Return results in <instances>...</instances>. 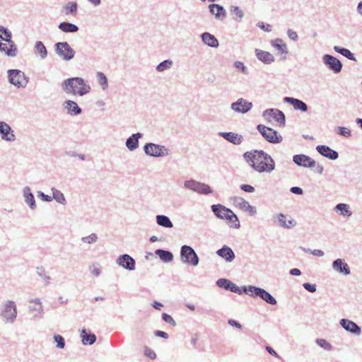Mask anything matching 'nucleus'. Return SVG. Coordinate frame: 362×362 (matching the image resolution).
<instances>
[{"instance_id": "nucleus-19", "label": "nucleus", "mask_w": 362, "mask_h": 362, "mask_svg": "<svg viewBox=\"0 0 362 362\" xmlns=\"http://www.w3.org/2000/svg\"><path fill=\"white\" fill-rule=\"evenodd\" d=\"M317 151L322 156L330 160H336L339 158V153L326 145H318L316 147Z\"/></svg>"}, {"instance_id": "nucleus-10", "label": "nucleus", "mask_w": 362, "mask_h": 362, "mask_svg": "<svg viewBox=\"0 0 362 362\" xmlns=\"http://www.w3.org/2000/svg\"><path fill=\"white\" fill-rule=\"evenodd\" d=\"M243 158L250 164H257L262 160L270 159V156L262 150H253L247 151L243 154Z\"/></svg>"}, {"instance_id": "nucleus-46", "label": "nucleus", "mask_w": 362, "mask_h": 362, "mask_svg": "<svg viewBox=\"0 0 362 362\" xmlns=\"http://www.w3.org/2000/svg\"><path fill=\"white\" fill-rule=\"evenodd\" d=\"M232 283L233 282L231 281L226 279H219L216 281V285L226 291H229L230 289Z\"/></svg>"}, {"instance_id": "nucleus-20", "label": "nucleus", "mask_w": 362, "mask_h": 362, "mask_svg": "<svg viewBox=\"0 0 362 362\" xmlns=\"http://www.w3.org/2000/svg\"><path fill=\"white\" fill-rule=\"evenodd\" d=\"M143 134L137 132L132 134L127 139L125 146L129 151H134L139 147V140L142 138Z\"/></svg>"}, {"instance_id": "nucleus-56", "label": "nucleus", "mask_w": 362, "mask_h": 362, "mask_svg": "<svg viewBox=\"0 0 362 362\" xmlns=\"http://www.w3.org/2000/svg\"><path fill=\"white\" fill-rule=\"evenodd\" d=\"M37 195V197L40 198L43 202H50L52 201V197L51 196L45 194L42 191H38Z\"/></svg>"}, {"instance_id": "nucleus-1", "label": "nucleus", "mask_w": 362, "mask_h": 362, "mask_svg": "<svg viewBox=\"0 0 362 362\" xmlns=\"http://www.w3.org/2000/svg\"><path fill=\"white\" fill-rule=\"evenodd\" d=\"M62 89L67 94L83 96L90 91V86L83 78L72 77L62 82Z\"/></svg>"}, {"instance_id": "nucleus-6", "label": "nucleus", "mask_w": 362, "mask_h": 362, "mask_svg": "<svg viewBox=\"0 0 362 362\" xmlns=\"http://www.w3.org/2000/svg\"><path fill=\"white\" fill-rule=\"evenodd\" d=\"M8 81L17 88H25L28 83V78L25 73L18 69L8 71Z\"/></svg>"}, {"instance_id": "nucleus-49", "label": "nucleus", "mask_w": 362, "mask_h": 362, "mask_svg": "<svg viewBox=\"0 0 362 362\" xmlns=\"http://www.w3.org/2000/svg\"><path fill=\"white\" fill-rule=\"evenodd\" d=\"M54 341L56 343V346L58 349H62L65 346V340L64 338L58 334H55L54 335Z\"/></svg>"}, {"instance_id": "nucleus-15", "label": "nucleus", "mask_w": 362, "mask_h": 362, "mask_svg": "<svg viewBox=\"0 0 362 362\" xmlns=\"http://www.w3.org/2000/svg\"><path fill=\"white\" fill-rule=\"evenodd\" d=\"M116 263L121 267L133 271L136 267V262L133 257L127 254L119 255L117 259Z\"/></svg>"}, {"instance_id": "nucleus-25", "label": "nucleus", "mask_w": 362, "mask_h": 362, "mask_svg": "<svg viewBox=\"0 0 362 362\" xmlns=\"http://www.w3.org/2000/svg\"><path fill=\"white\" fill-rule=\"evenodd\" d=\"M332 268L334 271L344 275H349L351 273L349 265L343 259H337L334 260L332 262Z\"/></svg>"}, {"instance_id": "nucleus-17", "label": "nucleus", "mask_w": 362, "mask_h": 362, "mask_svg": "<svg viewBox=\"0 0 362 362\" xmlns=\"http://www.w3.org/2000/svg\"><path fill=\"white\" fill-rule=\"evenodd\" d=\"M0 135L3 140L13 141L16 139L13 130L5 122H0Z\"/></svg>"}, {"instance_id": "nucleus-12", "label": "nucleus", "mask_w": 362, "mask_h": 362, "mask_svg": "<svg viewBox=\"0 0 362 362\" xmlns=\"http://www.w3.org/2000/svg\"><path fill=\"white\" fill-rule=\"evenodd\" d=\"M252 103L240 98L237 101L231 103L230 108L237 113L245 114L252 108Z\"/></svg>"}, {"instance_id": "nucleus-62", "label": "nucleus", "mask_w": 362, "mask_h": 362, "mask_svg": "<svg viewBox=\"0 0 362 362\" xmlns=\"http://www.w3.org/2000/svg\"><path fill=\"white\" fill-rule=\"evenodd\" d=\"M287 34H288V37L291 40H294V41L298 40V35H297L296 32H295L291 29H288Z\"/></svg>"}, {"instance_id": "nucleus-51", "label": "nucleus", "mask_w": 362, "mask_h": 362, "mask_svg": "<svg viewBox=\"0 0 362 362\" xmlns=\"http://www.w3.org/2000/svg\"><path fill=\"white\" fill-rule=\"evenodd\" d=\"M336 133L344 137H350L351 132L349 129L344 127H337L335 130Z\"/></svg>"}, {"instance_id": "nucleus-18", "label": "nucleus", "mask_w": 362, "mask_h": 362, "mask_svg": "<svg viewBox=\"0 0 362 362\" xmlns=\"http://www.w3.org/2000/svg\"><path fill=\"white\" fill-rule=\"evenodd\" d=\"M339 325L346 331L351 334L358 335L361 332V327L354 322L348 319H341Z\"/></svg>"}, {"instance_id": "nucleus-31", "label": "nucleus", "mask_w": 362, "mask_h": 362, "mask_svg": "<svg viewBox=\"0 0 362 362\" xmlns=\"http://www.w3.org/2000/svg\"><path fill=\"white\" fill-rule=\"evenodd\" d=\"M334 211L336 213H339L341 216H342L344 218L350 217L352 215V211L350 210L349 205L344 203L337 204L334 206Z\"/></svg>"}, {"instance_id": "nucleus-4", "label": "nucleus", "mask_w": 362, "mask_h": 362, "mask_svg": "<svg viewBox=\"0 0 362 362\" xmlns=\"http://www.w3.org/2000/svg\"><path fill=\"white\" fill-rule=\"evenodd\" d=\"M211 210L213 213L221 219H226L230 221L232 223L238 222L234 227L235 228H239L240 225L239 223L238 216L233 213L232 210L226 207L225 206L218 204H213L211 206Z\"/></svg>"}, {"instance_id": "nucleus-14", "label": "nucleus", "mask_w": 362, "mask_h": 362, "mask_svg": "<svg viewBox=\"0 0 362 362\" xmlns=\"http://www.w3.org/2000/svg\"><path fill=\"white\" fill-rule=\"evenodd\" d=\"M263 117L269 119L268 117H273L280 127H284L286 124V117L284 113L278 109H267L263 112Z\"/></svg>"}, {"instance_id": "nucleus-22", "label": "nucleus", "mask_w": 362, "mask_h": 362, "mask_svg": "<svg viewBox=\"0 0 362 362\" xmlns=\"http://www.w3.org/2000/svg\"><path fill=\"white\" fill-rule=\"evenodd\" d=\"M284 101L286 103L291 104L293 108L296 110H300L301 112H307L308 107L305 102L301 100L291 98V97H285L284 98Z\"/></svg>"}, {"instance_id": "nucleus-57", "label": "nucleus", "mask_w": 362, "mask_h": 362, "mask_svg": "<svg viewBox=\"0 0 362 362\" xmlns=\"http://www.w3.org/2000/svg\"><path fill=\"white\" fill-rule=\"evenodd\" d=\"M303 286L306 291L310 293H314L317 290V286L315 284L303 283Z\"/></svg>"}, {"instance_id": "nucleus-32", "label": "nucleus", "mask_w": 362, "mask_h": 362, "mask_svg": "<svg viewBox=\"0 0 362 362\" xmlns=\"http://www.w3.org/2000/svg\"><path fill=\"white\" fill-rule=\"evenodd\" d=\"M202 42L207 45L211 47H218V41L215 37L214 35L210 34L209 33H204L201 35Z\"/></svg>"}, {"instance_id": "nucleus-27", "label": "nucleus", "mask_w": 362, "mask_h": 362, "mask_svg": "<svg viewBox=\"0 0 362 362\" xmlns=\"http://www.w3.org/2000/svg\"><path fill=\"white\" fill-rule=\"evenodd\" d=\"M216 254L228 262H231L235 257L233 250L226 245H224L221 249L218 250L216 251Z\"/></svg>"}, {"instance_id": "nucleus-16", "label": "nucleus", "mask_w": 362, "mask_h": 362, "mask_svg": "<svg viewBox=\"0 0 362 362\" xmlns=\"http://www.w3.org/2000/svg\"><path fill=\"white\" fill-rule=\"evenodd\" d=\"M293 161L298 166L304 168H315L316 162L310 156L305 154H298L293 156Z\"/></svg>"}, {"instance_id": "nucleus-29", "label": "nucleus", "mask_w": 362, "mask_h": 362, "mask_svg": "<svg viewBox=\"0 0 362 362\" xmlns=\"http://www.w3.org/2000/svg\"><path fill=\"white\" fill-rule=\"evenodd\" d=\"M219 135L224 139L228 141L235 145H239L242 143L243 136L234 132H220Z\"/></svg>"}, {"instance_id": "nucleus-39", "label": "nucleus", "mask_w": 362, "mask_h": 362, "mask_svg": "<svg viewBox=\"0 0 362 362\" xmlns=\"http://www.w3.org/2000/svg\"><path fill=\"white\" fill-rule=\"evenodd\" d=\"M35 51L39 54L41 59H44L47 56V50L44 44L41 41H37L35 45Z\"/></svg>"}, {"instance_id": "nucleus-38", "label": "nucleus", "mask_w": 362, "mask_h": 362, "mask_svg": "<svg viewBox=\"0 0 362 362\" xmlns=\"http://www.w3.org/2000/svg\"><path fill=\"white\" fill-rule=\"evenodd\" d=\"M334 49L335 52L341 54V55L344 56L347 59L356 62V59L354 56V54L348 49L344 47H341L339 46H334Z\"/></svg>"}, {"instance_id": "nucleus-40", "label": "nucleus", "mask_w": 362, "mask_h": 362, "mask_svg": "<svg viewBox=\"0 0 362 362\" xmlns=\"http://www.w3.org/2000/svg\"><path fill=\"white\" fill-rule=\"evenodd\" d=\"M272 45L279 49L282 54H287L288 49L286 43L281 39H276L271 42Z\"/></svg>"}, {"instance_id": "nucleus-30", "label": "nucleus", "mask_w": 362, "mask_h": 362, "mask_svg": "<svg viewBox=\"0 0 362 362\" xmlns=\"http://www.w3.org/2000/svg\"><path fill=\"white\" fill-rule=\"evenodd\" d=\"M255 55L259 61L262 62L264 64H270L274 62V56L268 52L256 49Z\"/></svg>"}, {"instance_id": "nucleus-60", "label": "nucleus", "mask_w": 362, "mask_h": 362, "mask_svg": "<svg viewBox=\"0 0 362 362\" xmlns=\"http://www.w3.org/2000/svg\"><path fill=\"white\" fill-rule=\"evenodd\" d=\"M229 291L240 295L242 294L243 292H244L243 291V287L240 288L234 283H232V285L230 286V289Z\"/></svg>"}, {"instance_id": "nucleus-26", "label": "nucleus", "mask_w": 362, "mask_h": 362, "mask_svg": "<svg viewBox=\"0 0 362 362\" xmlns=\"http://www.w3.org/2000/svg\"><path fill=\"white\" fill-rule=\"evenodd\" d=\"M63 105L64 108L66 110L67 113L71 115L76 116L80 115L82 112L81 108L74 100H66Z\"/></svg>"}, {"instance_id": "nucleus-54", "label": "nucleus", "mask_w": 362, "mask_h": 362, "mask_svg": "<svg viewBox=\"0 0 362 362\" xmlns=\"http://www.w3.org/2000/svg\"><path fill=\"white\" fill-rule=\"evenodd\" d=\"M230 12L236 20L240 19L243 16V11L237 6L231 7Z\"/></svg>"}, {"instance_id": "nucleus-11", "label": "nucleus", "mask_w": 362, "mask_h": 362, "mask_svg": "<svg viewBox=\"0 0 362 362\" xmlns=\"http://www.w3.org/2000/svg\"><path fill=\"white\" fill-rule=\"evenodd\" d=\"M323 64L334 74L341 72L343 65L342 63L335 57L325 54L322 58Z\"/></svg>"}, {"instance_id": "nucleus-44", "label": "nucleus", "mask_w": 362, "mask_h": 362, "mask_svg": "<svg viewBox=\"0 0 362 362\" xmlns=\"http://www.w3.org/2000/svg\"><path fill=\"white\" fill-rule=\"evenodd\" d=\"M0 39L7 42H10L11 40V31L1 25H0Z\"/></svg>"}, {"instance_id": "nucleus-53", "label": "nucleus", "mask_w": 362, "mask_h": 362, "mask_svg": "<svg viewBox=\"0 0 362 362\" xmlns=\"http://www.w3.org/2000/svg\"><path fill=\"white\" fill-rule=\"evenodd\" d=\"M82 343L84 345H90V333H87L85 329H83L81 334Z\"/></svg>"}, {"instance_id": "nucleus-43", "label": "nucleus", "mask_w": 362, "mask_h": 362, "mask_svg": "<svg viewBox=\"0 0 362 362\" xmlns=\"http://www.w3.org/2000/svg\"><path fill=\"white\" fill-rule=\"evenodd\" d=\"M173 62L170 59H165L162 62L159 63L156 66V71L158 72L165 71L172 67Z\"/></svg>"}, {"instance_id": "nucleus-5", "label": "nucleus", "mask_w": 362, "mask_h": 362, "mask_svg": "<svg viewBox=\"0 0 362 362\" xmlns=\"http://www.w3.org/2000/svg\"><path fill=\"white\" fill-rule=\"evenodd\" d=\"M180 259L184 264L197 267L199 264V259L195 250L189 245H184L180 248Z\"/></svg>"}, {"instance_id": "nucleus-21", "label": "nucleus", "mask_w": 362, "mask_h": 362, "mask_svg": "<svg viewBox=\"0 0 362 362\" xmlns=\"http://www.w3.org/2000/svg\"><path fill=\"white\" fill-rule=\"evenodd\" d=\"M235 204L240 209L248 211L250 215L253 216L257 214V209L250 204V203L242 197H235Z\"/></svg>"}, {"instance_id": "nucleus-35", "label": "nucleus", "mask_w": 362, "mask_h": 362, "mask_svg": "<svg viewBox=\"0 0 362 362\" xmlns=\"http://www.w3.org/2000/svg\"><path fill=\"white\" fill-rule=\"evenodd\" d=\"M37 275L42 279L45 286H49L51 284V276L46 272L45 269L42 266L36 267Z\"/></svg>"}, {"instance_id": "nucleus-59", "label": "nucleus", "mask_w": 362, "mask_h": 362, "mask_svg": "<svg viewBox=\"0 0 362 362\" xmlns=\"http://www.w3.org/2000/svg\"><path fill=\"white\" fill-rule=\"evenodd\" d=\"M240 189L245 192H249V193H252V192H255V188L254 187H252V185H247V184H243L240 186Z\"/></svg>"}, {"instance_id": "nucleus-45", "label": "nucleus", "mask_w": 362, "mask_h": 362, "mask_svg": "<svg viewBox=\"0 0 362 362\" xmlns=\"http://www.w3.org/2000/svg\"><path fill=\"white\" fill-rule=\"evenodd\" d=\"M59 28L64 33H74L78 30L76 24H59Z\"/></svg>"}, {"instance_id": "nucleus-33", "label": "nucleus", "mask_w": 362, "mask_h": 362, "mask_svg": "<svg viewBox=\"0 0 362 362\" xmlns=\"http://www.w3.org/2000/svg\"><path fill=\"white\" fill-rule=\"evenodd\" d=\"M209 11L212 15L219 20L223 19L226 16L225 9L218 4H211L209 6Z\"/></svg>"}, {"instance_id": "nucleus-2", "label": "nucleus", "mask_w": 362, "mask_h": 362, "mask_svg": "<svg viewBox=\"0 0 362 362\" xmlns=\"http://www.w3.org/2000/svg\"><path fill=\"white\" fill-rule=\"evenodd\" d=\"M243 291L246 295L251 297H259L266 303L270 305H276L277 301L276 298L265 289L255 286H243Z\"/></svg>"}, {"instance_id": "nucleus-36", "label": "nucleus", "mask_w": 362, "mask_h": 362, "mask_svg": "<svg viewBox=\"0 0 362 362\" xmlns=\"http://www.w3.org/2000/svg\"><path fill=\"white\" fill-rule=\"evenodd\" d=\"M155 254L158 255L163 262H170L173 259V253L168 250L157 249L155 251Z\"/></svg>"}, {"instance_id": "nucleus-9", "label": "nucleus", "mask_w": 362, "mask_h": 362, "mask_svg": "<svg viewBox=\"0 0 362 362\" xmlns=\"http://www.w3.org/2000/svg\"><path fill=\"white\" fill-rule=\"evenodd\" d=\"M57 54L64 60L69 61L74 57L75 51L67 42H57L54 45Z\"/></svg>"}, {"instance_id": "nucleus-48", "label": "nucleus", "mask_w": 362, "mask_h": 362, "mask_svg": "<svg viewBox=\"0 0 362 362\" xmlns=\"http://www.w3.org/2000/svg\"><path fill=\"white\" fill-rule=\"evenodd\" d=\"M234 67L240 71L242 74L245 75H247L249 74V71L247 67L244 64L243 62L240 61H236L233 64Z\"/></svg>"}, {"instance_id": "nucleus-34", "label": "nucleus", "mask_w": 362, "mask_h": 362, "mask_svg": "<svg viewBox=\"0 0 362 362\" xmlns=\"http://www.w3.org/2000/svg\"><path fill=\"white\" fill-rule=\"evenodd\" d=\"M95 82L100 86L103 91H105L108 88V80L107 76L100 71H97L95 74Z\"/></svg>"}, {"instance_id": "nucleus-8", "label": "nucleus", "mask_w": 362, "mask_h": 362, "mask_svg": "<svg viewBox=\"0 0 362 362\" xmlns=\"http://www.w3.org/2000/svg\"><path fill=\"white\" fill-rule=\"evenodd\" d=\"M257 130L262 136L269 143L279 144L281 142L283 138L278 132L272 128L266 127L264 124H258Z\"/></svg>"}, {"instance_id": "nucleus-42", "label": "nucleus", "mask_w": 362, "mask_h": 362, "mask_svg": "<svg viewBox=\"0 0 362 362\" xmlns=\"http://www.w3.org/2000/svg\"><path fill=\"white\" fill-rule=\"evenodd\" d=\"M77 11V4L76 2H69L62 8V13L66 15H75Z\"/></svg>"}, {"instance_id": "nucleus-58", "label": "nucleus", "mask_w": 362, "mask_h": 362, "mask_svg": "<svg viewBox=\"0 0 362 362\" xmlns=\"http://www.w3.org/2000/svg\"><path fill=\"white\" fill-rule=\"evenodd\" d=\"M196 182H197V180H192V179L186 180L184 182V187L186 189H190V190H193Z\"/></svg>"}, {"instance_id": "nucleus-23", "label": "nucleus", "mask_w": 362, "mask_h": 362, "mask_svg": "<svg viewBox=\"0 0 362 362\" xmlns=\"http://www.w3.org/2000/svg\"><path fill=\"white\" fill-rule=\"evenodd\" d=\"M273 221L274 223H278L281 227L284 228H290L295 226L296 224V222L293 219H291L286 221V216L281 213L274 216Z\"/></svg>"}, {"instance_id": "nucleus-41", "label": "nucleus", "mask_w": 362, "mask_h": 362, "mask_svg": "<svg viewBox=\"0 0 362 362\" xmlns=\"http://www.w3.org/2000/svg\"><path fill=\"white\" fill-rule=\"evenodd\" d=\"M52 199H54L57 202L64 205L66 203L65 197L64 194L58 190L57 189L52 187Z\"/></svg>"}, {"instance_id": "nucleus-52", "label": "nucleus", "mask_w": 362, "mask_h": 362, "mask_svg": "<svg viewBox=\"0 0 362 362\" xmlns=\"http://www.w3.org/2000/svg\"><path fill=\"white\" fill-rule=\"evenodd\" d=\"M8 43L10 44V48L6 49V54L8 57H16L17 54L16 45L11 40V42Z\"/></svg>"}, {"instance_id": "nucleus-13", "label": "nucleus", "mask_w": 362, "mask_h": 362, "mask_svg": "<svg viewBox=\"0 0 362 362\" xmlns=\"http://www.w3.org/2000/svg\"><path fill=\"white\" fill-rule=\"evenodd\" d=\"M251 167L258 173H271L275 168L274 159L270 156V159L260 160L257 164H250Z\"/></svg>"}, {"instance_id": "nucleus-61", "label": "nucleus", "mask_w": 362, "mask_h": 362, "mask_svg": "<svg viewBox=\"0 0 362 362\" xmlns=\"http://www.w3.org/2000/svg\"><path fill=\"white\" fill-rule=\"evenodd\" d=\"M95 106L101 110H104L106 107V103L102 99H98L95 102Z\"/></svg>"}, {"instance_id": "nucleus-24", "label": "nucleus", "mask_w": 362, "mask_h": 362, "mask_svg": "<svg viewBox=\"0 0 362 362\" xmlns=\"http://www.w3.org/2000/svg\"><path fill=\"white\" fill-rule=\"evenodd\" d=\"M30 304L28 309L30 312H35L33 315V318H40V314L43 313V307L42 303L39 298L29 300Z\"/></svg>"}, {"instance_id": "nucleus-64", "label": "nucleus", "mask_w": 362, "mask_h": 362, "mask_svg": "<svg viewBox=\"0 0 362 362\" xmlns=\"http://www.w3.org/2000/svg\"><path fill=\"white\" fill-rule=\"evenodd\" d=\"M154 334L156 337H161V338H163V339H168L169 337L168 334L167 332H165L163 331H160V330H156L154 332Z\"/></svg>"}, {"instance_id": "nucleus-55", "label": "nucleus", "mask_w": 362, "mask_h": 362, "mask_svg": "<svg viewBox=\"0 0 362 362\" xmlns=\"http://www.w3.org/2000/svg\"><path fill=\"white\" fill-rule=\"evenodd\" d=\"M162 319L166 323H168L174 327L176 326V322L174 320V319L170 315H168L167 313H163Z\"/></svg>"}, {"instance_id": "nucleus-7", "label": "nucleus", "mask_w": 362, "mask_h": 362, "mask_svg": "<svg viewBox=\"0 0 362 362\" xmlns=\"http://www.w3.org/2000/svg\"><path fill=\"white\" fill-rule=\"evenodd\" d=\"M146 155L151 157H164L169 154V149L165 146L154 143H147L144 146Z\"/></svg>"}, {"instance_id": "nucleus-47", "label": "nucleus", "mask_w": 362, "mask_h": 362, "mask_svg": "<svg viewBox=\"0 0 362 362\" xmlns=\"http://www.w3.org/2000/svg\"><path fill=\"white\" fill-rule=\"evenodd\" d=\"M195 192L202 194H209L212 193V189L208 185L200 182V186L198 187Z\"/></svg>"}, {"instance_id": "nucleus-50", "label": "nucleus", "mask_w": 362, "mask_h": 362, "mask_svg": "<svg viewBox=\"0 0 362 362\" xmlns=\"http://www.w3.org/2000/svg\"><path fill=\"white\" fill-rule=\"evenodd\" d=\"M315 343L325 350L330 351L332 349V346L331 345V344L329 343L326 339H317L315 340Z\"/></svg>"}, {"instance_id": "nucleus-37", "label": "nucleus", "mask_w": 362, "mask_h": 362, "mask_svg": "<svg viewBox=\"0 0 362 362\" xmlns=\"http://www.w3.org/2000/svg\"><path fill=\"white\" fill-rule=\"evenodd\" d=\"M156 223L162 227L166 228H171L173 227V223L170 219V218L165 215H157L156 217Z\"/></svg>"}, {"instance_id": "nucleus-28", "label": "nucleus", "mask_w": 362, "mask_h": 362, "mask_svg": "<svg viewBox=\"0 0 362 362\" xmlns=\"http://www.w3.org/2000/svg\"><path fill=\"white\" fill-rule=\"evenodd\" d=\"M23 198L25 202L28 205L31 210L36 208V202L33 194L29 187L26 186L23 189Z\"/></svg>"}, {"instance_id": "nucleus-3", "label": "nucleus", "mask_w": 362, "mask_h": 362, "mask_svg": "<svg viewBox=\"0 0 362 362\" xmlns=\"http://www.w3.org/2000/svg\"><path fill=\"white\" fill-rule=\"evenodd\" d=\"M17 315V306L13 300H8L3 303L0 310V317L4 323H14Z\"/></svg>"}, {"instance_id": "nucleus-63", "label": "nucleus", "mask_w": 362, "mask_h": 362, "mask_svg": "<svg viewBox=\"0 0 362 362\" xmlns=\"http://www.w3.org/2000/svg\"><path fill=\"white\" fill-rule=\"evenodd\" d=\"M291 192L295 194L301 195L303 193V189L299 187H292L290 189Z\"/></svg>"}]
</instances>
